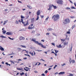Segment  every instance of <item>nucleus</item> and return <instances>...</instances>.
I'll use <instances>...</instances> for the list:
<instances>
[{
	"instance_id": "1",
	"label": "nucleus",
	"mask_w": 76,
	"mask_h": 76,
	"mask_svg": "<svg viewBox=\"0 0 76 76\" xmlns=\"http://www.w3.org/2000/svg\"><path fill=\"white\" fill-rule=\"evenodd\" d=\"M59 18H60V15L58 14L55 15L52 17V19H53V20L54 22H55V21H57Z\"/></svg>"
},
{
	"instance_id": "2",
	"label": "nucleus",
	"mask_w": 76,
	"mask_h": 76,
	"mask_svg": "<svg viewBox=\"0 0 76 76\" xmlns=\"http://www.w3.org/2000/svg\"><path fill=\"white\" fill-rule=\"evenodd\" d=\"M21 21L23 24L24 26H26V25H28L29 24L28 20L26 22V21L23 22V19H21Z\"/></svg>"
},
{
	"instance_id": "3",
	"label": "nucleus",
	"mask_w": 76,
	"mask_h": 76,
	"mask_svg": "<svg viewBox=\"0 0 76 76\" xmlns=\"http://www.w3.org/2000/svg\"><path fill=\"white\" fill-rule=\"evenodd\" d=\"M64 21L65 22V23H64V24H68V23H70V20L69 18H66L64 20Z\"/></svg>"
},
{
	"instance_id": "4",
	"label": "nucleus",
	"mask_w": 76,
	"mask_h": 76,
	"mask_svg": "<svg viewBox=\"0 0 76 76\" xmlns=\"http://www.w3.org/2000/svg\"><path fill=\"white\" fill-rule=\"evenodd\" d=\"M32 41H33L34 42H35L36 44H38V45H41V43H39L38 42L36 41V40L34 39H32L31 40Z\"/></svg>"
},
{
	"instance_id": "5",
	"label": "nucleus",
	"mask_w": 76,
	"mask_h": 76,
	"mask_svg": "<svg viewBox=\"0 0 76 76\" xmlns=\"http://www.w3.org/2000/svg\"><path fill=\"white\" fill-rule=\"evenodd\" d=\"M57 3L59 4H63V1L61 0H58L57 1Z\"/></svg>"
},
{
	"instance_id": "6",
	"label": "nucleus",
	"mask_w": 76,
	"mask_h": 76,
	"mask_svg": "<svg viewBox=\"0 0 76 76\" xmlns=\"http://www.w3.org/2000/svg\"><path fill=\"white\" fill-rule=\"evenodd\" d=\"M33 25H33V24H31V25H30L28 27V29H32L34 28V26L33 27H32Z\"/></svg>"
},
{
	"instance_id": "7",
	"label": "nucleus",
	"mask_w": 76,
	"mask_h": 76,
	"mask_svg": "<svg viewBox=\"0 0 76 76\" xmlns=\"http://www.w3.org/2000/svg\"><path fill=\"white\" fill-rule=\"evenodd\" d=\"M53 4H50L49 6V9H48V10H51V9L53 8Z\"/></svg>"
},
{
	"instance_id": "8",
	"label": "nucleus",
	"mask_w": 76,
	"mask_h": 76,
	"mask_svg": "<svg viewBox=\"0 0 76 76\" xmlns=\"http://www.w3.org/2000/svg\"><path fill=\"white\" fill-rule=\"evenodd\" d=\"M6 34L8 35H12V33L11 32H7L6 33Z\"/></svg>"
},
{
	"instance_id": "9",
	"label": "nucleus",
	"mask_w": 76,
	"mask_h": 76,
	"mask_svg": "<svg viewBox=\"0 0 76 76\" xmlns=\"http://www.w3.org/2000/svg\"><path fill=\"white\" fill-rule=\"evenodd\" d=\"M19 39L20 41L24 40L25 39V38L22 36H21L20 37Z\"/></svg>"
},
{
	"instance_id": "10",
	"label": "nucleus",
	"mask_w": 76,
	"mask_h": 76,
	"mask_svg": "<svg viewBox=\"0 0 76 76\" xmlns=\"http://www.w3.org/2000/svg\"><path fill=\"white\" fill-rule=\"evenodd\" d=\"M40 14H41V12H40V10H39L37 11V16H39V15H40Z\"/></svg>"
},
{
	"instance_id": "11",
	"label": "nucleus",
	"mask_w": 76,
	"mask_h": 76,
	"mask_svg": "<svg viewBox=\"0 0 76 76\" xmlns=\"http://www.w3.org/2000/svg\"><path fill=\"white\" fill-rule=\"evenodd\" d=\"M31 23H33L34 21H35V20L34 18H31Z\"/></svg>"
},
{
	"instance_id": "12",
	"label": "nucleus",
	"mask_w": 76,
	"mask_h": 76,
	"mask_svg": "<svg viewBox=\"0 0 76 76\" xmlns=\"http://www.w3.org/2000/svg\"><path fill=\"white\" fill-rule=\"evenodd\" d=\"M0 50L1 51H4V48H3V47H1L0 46Z\"/></svg>"
},
{
	"instance_id": "13",
	"label": "nucleus",
	"mask_w": 76,
	"mask_h": 76,
	"mask_svg": "<svg viewBox=\"0 0 76 76\" xmlns=\"http://www.w3.org/2000/svg\"><path fill=\"white\" fill-rule=\"evenodd\" d=\"M64 72H60L59 74L58 75H63V74H64Z\"/></svg>"
},
{
	"instance_id": "14",
	"label": "nucleus",
	"mask_w": 76,
	"mask_h": 76,
	"mask_svg": "<svg viewBox=\"0 0 76 76\" xmlns=\"http://www.w3.org/2000/svg\"><path fill=\"white\" fill-rule=\"evenodd\" d=\"M8 22V20H6L4 21V23L3 24V25H5V24L7 23V22Z\"/></svg>"
},
{
	"instance_id": "15",
	"label": "nucleus",
	"mask_w": 76,
	"mask_h": 76,
	"mask_svg": "<svg viewBox=\"0 0 76 76\" xmlns=\"http://www.w3.org/2000/svg\"><path fill=\"white\" fill-rule=\"evenodd\" d=\"M41 45H42L41 47H42V48H46V46H45L42 45V44H41Z\"/></svg>"
},
{
	"instance_id": "16",
	"label": "nucleus",
	"mask_w": 76,
	"mask_h": 76,
	"mask_svg": "<svg viewBox=\"0 0 76 76\" xmlns=\"http://www.w3.org/2000/svg\"><path fill=\"white\" fill-rule=\"evenodd\" d=\"M53 7L54 9H56L57 8V7L56 6H54V5H53Z\"/></svg>"
},
{
	"instance_id": "17",
	"label": "nucleus",
	"mask_w": 76,
	"mask_h": 76,
	"mask_svg": "<svg viewBox=\"0 0 76 76\" xmlns=\"http://www.w3.org/2000/svg\"><path fill=\"white\" fill-rule=\"evenodd\" d=\"M56 47H57L58 48H61L62 47L61 45H59L58 46H56Z\"/></svg>"
},
{
	"instance_id": "18",
	"label": "nucleus",
	"mask_w": 76,
	"mask_h": 76,
	"mask_svg": "<svg viewBox=\"0 0 76 76\" xmlns=\"http://www.w3.org/2000/svg\"><path fill=\"white\" fill-rule=\"evenodd\" d=\"M65 36L66 37V38H65V39H66V40L67 39V40H69V38H67V37H68L67 35H65Z\"/></svg>"
},
{
	"instance_id": "19",
	"label": "nucleus",
	"mask_w": 76,
	"mask_h": 76,
	"mask_svg": "<svg viewBox=\"0 0 76 76\" xmlns=\"http://www.w3.org/2000/svg\"><path fill=\"white\" fill-rule=\"evenodd\" d=\"M17 70H23V69L22 68H18Z\"/></svg>"
},
{
	"instance_id": "20",
	"label": "nucleus",
	"mask_w": 76,
	"mask_h": 76,
	"mask_svg": "<svg viewBox=\"0 0 76 76\" xmlns=\"http://www.w3.org/2000/svg\"><path fill=\"white\" fill-rule=\"evenodd\" d=\"M65 9H66V10H71V9L69 7H66L65 8Z\"/></svg>"
},
{
	"instance_id": "21",
	"label": "nucleus",
	"mask_w": 76,
	"mask_h": 76,
	"mask_svg": "<svg viewBox=\"0 0 76 76\" xmlns=\"http://www.w3.org/2000/svg\"><path fill=\"white\" fill-rule=\"evenodd\" d=\"M3 34H6V31L3 30L2 31Z\"/></svg>"
},
{
	"instance_id": "22",
	"label": "nucleus",
	"mask_w": 76,
	"mask_h": 76,
	"mask_svg": "<svg viewBox=\"0 0 76 76\" xmlns=\"http://www.w3.org/2000/svg\"><path fill=\"white\" fill-rule=\"evenodd\" d=\"M71 62L72 63H75V61L74 60H72L71 61Z\"/></svg>"
},
{
	"instance_id": "23",
	"label": "nucleus",
	"mask_w": 76,
	"mask_h": 76,
	"mask_svg": "<svg viewBox=\"0 0 76 76\" xmlns=\"http://www.w3.org/2000/svg\"><path fill=\"white\" fill-rule=\"evenodd\" d=\"M27 7H28V8H29V9H32V7H31V6H28L27 5Z\"/></svg>"
},
{
	"instance_id": "24",
	"label": "nucleus",
	"mask_w": 76,
	"mask_h": 76,
	"mask_svg": "<svg viewBox=\"0 0 76 76\" xmlns=\"http://www.w3.org/2000/svg\"><path fill=\"white\" fill-rule=\"evenodd\" d=\"M48 31H52V28H49L48 29Z\"/></svg>"
},
{
	"instance_id": "25",
	"label": "nucleus",
	"mask_w": 76,
	"mask_h": 76,
	"mask_svg": "<svg viewBox=\"0 0 76 76\" xmlns=\"http://www.w3.org/2000/svg\"><path fill=\"white\" fill-rule=\"evenodd\" d=\"M20 47H23V48H26V46H25L20 45Z\"/></svg>"
},
{
	"instance_id": "26",
	"label": "nucleus",
	"mask_w": 76,
	"mask_h": 76,
	"mask_svg": "<svg viewBox=\"0 0 76 76\" xmlns=\"http://www.w3.org/2000/svg\"><path fill=\"white\" fill-rule=\"evenodd\" d=\"M75 26H76V25H74L72 27V29H73L74 28H75Z\"/></svg>"
},
{
	"instance_id": "27",
	"label": "nucleus",
	"mask_w": 76,
	"mask_h": 76,
	"mask_svg": "<svg viewBox=\"0 0 76 76\" xmlns=\"http://www.w3.org/2000/svg\"><path fill=\"white\" fill-rule=\"evenodd\" d=\"M71 8L72 9H76V8L74 7H71Z\"/></svg>"
},
{
	"instance_id": "28",
	"label": "nucleus",
	"mask_w": 76,
	"mask_h": 76,
	"mask_svg": "<svg viewBox=\"0 0 76 76\" xmlns=\"http://www.w3.org/2000/svg\"><path fill=\"white\" fill-rule=\"evenodd\" d=\"M21 19H25V17H23V16L22 15L21 16Z\"/></svg>"
},
{
	"instance_id": "29",
	"label": "nucleus",
	"mask_w": 76,
	"mask_h": 76,
	"mask_svg": "<svg viewBox=\"0 0 76 76\" xmlns=\"http://www.w3.org/2000/svg\"><path fill=\"white\" fill-rule=\"evenodd\" d=\"M17 50H18L19 51H20V50H22V49H21V48H18Z\"/></svg>"
},
{
	"instance_id": "30",
	"label": "nucleus",
	"mask_w": 76,
	"mask_h": 76,
	"mask_svg": "<svg viewBox=\"0 0 76 76\" xmlns=\"http://www.w3.org/2000/svg\"><path fill=\"white\" fill-rule=\"evenodd\" d=\"M29 54H31V56H33V55L34 54V53H31V52H29Z\"/></svg>"
},
{
	"instance_id": "31",
	"label": "nucleus",
	"mask_w": 76,
	"mask_h": 76,
	"mask_svg": "<svg viewBox=\"0 0 76 76\" xmlns=\"http://www.w3.org/2000/svg\"><path fill=\"white\" fill-rule=\"evenodd\" d=\"M54 51L55 52V53H58V51H59L58 50H54Z\"/></svg>"
},
{
	"instance_id": "32",
	"label": "nucleus",
	"mask_w": 76,
	"mask_h": 76,
	"mask_svg": "<svg viewBox=\"0 0 76 76\" xmlns=\"http://www.w3.org/2000/svg\"><path fill=\"white\" fill-rule=\"evenodd\" d=\"M37 18L36 19V20H38V19H39V16H38V15L37 16Z\"/></svg>"
},
{
	"instance_id": "33",
	"label": "nucleus",
	"mask_w": 76,
	"mask_h": 76,
	"mask_svg": "<svg viewBox=\"0 0 76 76\" xmlns=\"http://www.w3.org/2000/svg\"><path fill=\"white\" fill-rule=\"evenodd\" d=\"M5 64H6L7 65H9V66H10V64H8V63H7V62H6L5 63Z\"/></svg>"
},
{
	"instance_id": "34",
	"label": "nucleus",
	"mask_w": 76,
	"mask_h": 76,
	"mask_svg": "<svg viewBox=\"0 0 76 76\" xmlns=\"http://www.w3.org/2000/svg\"><path fill=\"white\" fill-rule=\"evenodd\" d=\"M49 18V17L48 16V18H46V19L45 20H48V18Z\"/></svg>"
},
{
	"instance_id": "35",
	"label": "nucleus",
	"mask_w": 76,
	"mask_h": 76,
	"mask_svg": "<svg viewBox=\"0 0 76 76\" xmlns=\"http://www.w3.org/2000/svg\"><path fill=\"white\" fill-rule=\"evenodd\" d=\"M66 34H70V32L69 31H67Z\"/></svg>"
},
{
	"instance_id": "36",
	"label": "nucleus",
	"mask_w": 76,
	"mask_h": 76,
	"mask_svg": "<svg viewBox=\"0 0 76 76\" xmlns=\"http://www.w3.org/2000/svg\"><path fill=\"white\" fill-rule=\"evenodd\" d=\"M24 69L26 70V71L27 72H28V70H29L28 69H26L25 68H24Z\"/></svg>"
},
{
	"instance_id": "37",
	"label": "nucleus",
	"mask_w": 76,
	"mask_h": 76,
	"mask_svg": "<svg viewBox=\"0 0 76 76\" xmlns=\"http://www.w3.org/2000/svg\"><path fill=\"white\" fill-rule=\"evenodd\" d=\"M8 38H9V39H11V40H13V39H13L9 37H8Z\"/></svg>"
},
{
	"instance_id": "38",
	"label": "nucleus",
	"mask_w": 76,
	"mask_h": 76,
	"mask_svg": "<svg viewBox=\"0 0 76 76\" xmlns=\"http://www.w3.org/2000/svg\"><path fill=\"white\" fill-rule=\"evenodd\" d=\"M20 75H24V72H22V73L20 74Z\"/></svg>"
},
{
	"instance_id": "39",
	"label": "nucleus",
	"mask_w": 76,
	"mask_h": 76,
	"mask_svg": "<svg viewBox=\"0 0 76 76\" xmlns=\"http://www.w3.org/2000/svg\"><path fill=\"white\" fill-rule=\"evenodd\" d=\"M15 23H16V24H18V23H19V22H18V21L16 20V21H15Z\"/></svg>"
},
{
	"instance_id": "40",
	"label": "nucleus",
	"mask_w": 76,
	"mask_h": 76,
	"mask_svg": "<svg viewBox=\"0 0 76 76\" xmlns=\"http://www.w3.org/2000/svg\"><path fill=\"white\" fill-rule=\"evenodd\" d=\"M26 51V53H27V54H28V52L26 50H23L22 51V52H23V51Z\"/></svg>"
},
{
	"instance_id": "41",
	"label": "nucleus",
	"mask_w": 76,
	"mask_h": 76,
	"mask_svg": "<svg viewBox=\"0 0 76 76\" xmlns=\"http://www.w3.org/2000/svg\"><path fill=\"white\" fill-rule=\"evenodd\" d=\"M66 65V64L64 63L61 65L62 66H65Z\"/></svg>"
},
{
	"instance_id": "42",
	"label": "nucleus",
	"mask_w": 76,
	"mask_h": 76,
	"mask_svg": "<svg viewBox=\"0 0 76 76\" xmlns=\"http://www.w3.org/2000/svg\"><path fill=\"white\" fill-rule=\"evenodd\" d=\"M10 62H11V63H13V64H14V61H10Z\"/></svg>"
},
{
	"instance_id": "43",
	"label": "nucleus",
	"mask_w": 76,
	"mask_h": 76,
	"mask_svg": "<svg viewBox=\"0 0 76 76\" xmlns=\"http://www.w3.org/2000/svg\"><path fill=\"white\" fill-rule=\"evenodd\" d=\"M73 74H69V76H73Z\"/></svg>"
},
{
	"instance_id": "44",
	"label": "nucleus",
	"mask_w": 76,
	"mask_h": 76,
	"mask_svg": "<svg viewBox=\"0 0 76 76\" xmlns=\"http://www.w3.org/2000/svg\"><path fill=\"white\" fill-rule=\"evenodd\" d=\"M40 17H41V18L42 19V18H44V15H40Z\"/></svg>"
},
{
	"instance_id": "45",
	"label": "nucleus",
	"mask_w": 76,
	"mask_h": 76,
	"mask_svg": "<svg viewBox=\"0 0 76 76\" xmlns=\"http://www.w3.org/2000/svg\"><path fill=\"white\" fill-rule=\"evenodd\" d=\"M67 44H68V42L64 43V45H67Z\"/></svg>"
},
{
	"instance_id": "46",
	"label": "nucleus",
	"mask_w": 76,
	"mask_h": 76,
	"mask_svg": "<svg viewBox=\"0 0 76 76\" xmlns=\"http://www.w3.org/2000/svg\"><path fill=\"white\" fill-rule=\"evenodd\" d=\"M57 65H56L54 67L53 69H54L56 68V67H57Z\"/></svg>"
},
{
	"instance_id": "47",
	"label": "nucleus",
	"mask_w": 76,
	"mask_h": 76,
	"mask_svg": "<svg viewBox=\"0 0 76 76\" xmlns=\"http://www.w3.org/2000/svg\"><path fill=\"white\" fill-rule=\"evenodd\" d=\"M52 34H53V35H54V36H56V37H57L56 34L55 33H52Z\"/></svg>"
},
{
	"instance_id": "48",
	"label": "nucleus",
	"mask_w": 76,
	"mask_h": 76,
	"mask_svg": "<svg viewBox=\"0 0 76 76\" xmlns=\"http://www.w3.org/2000/svg\"><path fill=\"white\" fill-rule=\"evenodd\" d=\"M46 35H50V33H47L46 34Z\"/></svg>"
},
{
	"instance_id": "49",
	"label": "nucleus",
	"mask_w": 76,
	"mask_h": 76,
	"mask_svg": "<svg viewBox=\"0 0 76 76\" xmlns=\"http://www.w3.org/2000/svg\"><path fill=\"white\" fill-rule=\"evenodd\" d=\"M0 37H1V38H5L3 36V35H2V36H0Z\"/></svg>"
},
{
	"instance_id": "50",
	"label": "nucleus",
	"mask_w": 76,
	"mask_h": 76,
	"mask_svg": "<svg viewBox=\"0 0 76 76\" xmlns=\"http://www.w3.org/2000/svg\"><path fill=\"white\" fill-rule=\"evenodd\" d=\"M48 72V71H47V70H46V71H45V73H47V72Z\"/></svg>"
},
{
	"instance_id": "51",
	"label": "nucleus",
	"mask_w": 76,
	"mask_h": 76,
	"mask_svg": "<svg viewBox=\"0 0 76 76\" xmlns=\"http://www.w3.org/2000/svg\"><path fill=\"white\" fill-rule=\"evenodd\" d=\"M18 22H20V23H21L22 22L21 21H20V20H18Z\"/></svg>"
},
{
	"instance_id": "52",
	"label": "nucleus",
	"mask_w": 76,
	"mask_h": 76,
	"mask_svg": "<svg viewBox=\"0 0 76 76\" xmlns=\"http://www.w3.org/2000/svg\"><path fill=\"white\" fill-rule=\"evenodd\" d=\"M22 60L20 59H17V61H22Z\"/></svg>"
},
{
	"instance_id": "53",
	"label": "nucleus",
	"mask_w": 76,
	"mask_h": 76,
	"mask_svg": "<svg viewBox=\"0 0 76 76\" xmlns=\"http://www.w3.org/2000/svg\"><path fill=\"white\" fill-rule=\"evenodd\" d=\"M41 75H42V76H45V74H42Z\"/></svg>"
},
{
	"instance_id": "54",
	"label": "nucleus",
	"mask_w": 76,
	"mask_h": 76,
	"mask_svg": "<svg viewBox=\"0 0 76 76\" xmlns=\"http://www.w3.org/2000/svg\"><path fill=\"white\" fill-rule=\"evenodd\" d=\"M68 0L71 3H72V4H73V2L71 1H70V0Z\"/></svg>"
},
{
	"instance_id": "55",
	"label": "nucleus",
	"mask_w": 76,
	"mask_h": 76,
	"mask_svg": "<svg viewBox=\"0 0 76 76\" xmlns=\"http://www.w3.org/2000/svg\"><path fill=\"white\" fill-rule=\"evenodd\" d=\"M52 44L53 45H54V46H55V44H54V43H52Z\"/></svg>"
},
{
	"instance_id": "56",
	"label": "nucleus",
	"mask_w": 76,
	"mask_h": 76,
	"mask_svg": "<svg viewBox=\"0 0 76 76\" xmlns=\"http://www.w3.org/2000/svg\"><path fill=\"white\" fill-rule=\"evenodd\" d=\"M32 34H34V33H35V31H33L32 32Z\"/></svg>"
},
{
	"instance_id": "57",
	"label": "nucleus",
	"mask_w": 76,
	"mask_h": 76,
	"mask_svg": "<svg viewBox=\"0 0 76 76\" xmlns=\"http://www.w3.org/2000/svg\"><path fill=\"white\" fill-rule=\"evenodd\" d=\"M41 41H42V42H44V41H45L44 40H41Z\"/></svg>"
},
{
	"instance_id": "58",
	"label": "nucleus",
	"mask_w": 76,
	"mask_h": 76,
	"mask_svg": "<svg viewBox=\"0 0 76 76\" xmlns=\"http://www.w3.org/2000/svg\"><path fill=\"white\" fill-rule=\"evenodd\" d=\"M74 4L75 7H76V3H74Z\"/></svg>"
},
{
	"instance_id": "59",
	"label": "nucleus",
	"mask_w": 76,
	"mask_h": 76,
	"mask_svg": "<svg viewBox=\"0 0 76 76\" xmlns=\"http://www.w3.org/2000/svg\"><path fill=\"white\" fill-rule=\"evenodd\" d=\"M54 54L56 56H57V54L56 53H54Z\"/></svg>"
},
{
	"instance_id": "60",
	"label": "nucleus",
	"mask_w": 76,
	"mask_h": 76,
	"mask_svg": "<svg viewBox=\"0 0 76 76\" xmlns=\"http://www.w3.org/2000/svg\"><path fill=\"white\" fill-rule=\"evenodd\" d=\"M52 54H53H53H55V53H54V52H53V51H52L51 52Z\"/></svg>"
},
{
	"instance_id": "61",
	"label": "nucleus",
	"mask_w": 76,
	"mask_h": 76,
	"mask_svg": "<svg viewBox=\"0 0 76 76\" xmlns=\"http://www.w3.org/2000/svg\"><path fill=\"white\" fill-rule=\"evenodd\" d=\"M34 72H35V73H38V72L36 71H34Z\"/></svg>"
},
{
	"instance_id": "62",
	"label": "nucleus",
	"mask_w": 76,
	"mask_h": 76,
	"mask_svg": "<svg viewBox=\"0 0 76 76\" xmlns=\"http://www.w3.org/2000/svg\"><path fill=\"white\" fill-rule=\"evenodd\" d=\"M61 41H65L66 40L61 39Z\"/></svg>"
},
{
	"instance_id": "63",
	"label": "nucleus",
	"mask_w": 76,
	"mask_h": 76,
	"mask_svg": "<svg viewBox=\"0 0 76 76\" xmlns=\"http://www.w3.org/2000/svg\"><path fill=\"white\" fill-rule=\"evenodd\" d=\"M70 18H75V17H71Z\"/></svg>"
},
{
	"instance_id": "64",
	"label": "nucleus",
	"mask_w": 76,
	"mask_h": 76,
	"mask_svg": "<svg viewBox=\"0 0 76 76\" xmlns=\"http://www.w3.org/2000/svg\"><path fill=\"white\" fill-rule=\"evenodd\" d=\"M25 75L26 76H27V73H26L25 74Z\"/></svg>"
}]
</instances>
